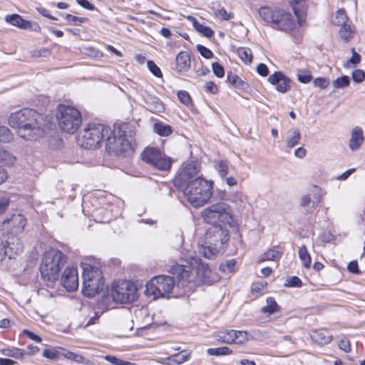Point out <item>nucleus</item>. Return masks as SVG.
Instances as JSON below:
<instances>
[{"instance_id":"680f3d73","label":"nucleus","mask_w":365,"mask_h":365,"mask_svg":"<svg viewBox=\"0 0 365 365\" xmlns=\"http://www.w3.org/2000/svg\"><path fill=\"white\" fill-rule=\"evenodd\" d=\"M314 84L320 88H326L329 85V81L324 78H317L314 81Z\"/></svg>"},{"instance_id":"20e7f679","label":"nucleus","mask_w":365,"mask_h":365,"mask_svg":"<svg viewBox=\"0 0 365 365\" xmlns=\"http://www.w3.org/2000/svg\"><path fill=\"white\" fill-rule=\"evenodd\" d=\"M229 240V232L221 225H212L207 230L203 238L198 242V252L204 257L213 259L225 250Z\"/></svg>"},{"instance_id":"6ab92c4d","label":"nucleus","mask_w":365,"mask_h":365,"mask_svg":"<svg viewBox=\"0 0 365 365\" xmlns=\"http://www.w3.org/2000/svg\"><path fill=\"white\" fill-rule=\"evenodd\" d=\"M268 81L281 93L287 92L290 88L289 79L281 72H275L269 77Z\"/></svg>"},{"instance_id":"c85d7f7f","label":"nucleus","mask_w":365,"mask_h":365,"mask_svg":"<svg viewBox=\"0 0 365 365\" xmlns=\"http://www.w3.org/2000/svg\"><path fill=\"white\" fill-rule=\"evenodd\" d=\"M187 19L192 21L194 28L203 36L210 37L213 35V31L210 27L204 26L190 16H189Z\"/></svg>"},{"instance_id":"6e6552de","label":"nucleus","mask_w":365,"mask_h":365,"mask_svg":"<svg viewBox=\"0 0 365 365\" xmlns=\"http://www.w3.org/2000/svg\"><path fill=\"white\" fill-rule=\"evenodd\" d=\"M103 284L102 271L98 267L84 264L83 265V294L93 297L103 289Z\"/></svg>"},{"instance_id":"4c0bfd02","label":"nucleus","mask_w":365,"mask_h":365,"mask_svg":"<svg viewBox=\"0 0 365 365\" xmlns=\"http://www.w3.org/2000/svg\"><path fill=\"white\" fill-rule=\"evenodd\" d=\"M282 254L276 250H269L266 252L264 253L260 261H266V260H272L277 261L280 259Z\"/></svg>"},{"instance_id":"603ef678","label":"nucleus","mask_w":365,"mask_h":365,"mask_svg":"<svg viewBox=\"0 0 365 365\" xmlns=\"http://www.w3.org/2000/svg\"><path fill=\"white\" fill-rule=\"evenodd\" d=\"M365 78V73L360 69H356L352 72V79L356 83H361Z\"/></svg>"},{"instance_id":"e2e57ef3","label":"nucleus","mask_w":365,"mask_h":365,"mask_svg":"<svg viewBox=\"0 0 365 365\" xmlns=\"http://www.w3.org/2000/svg\"><path fill=\"white\" fill-rule=\"evenodd\" d=\"M9 199L6 196L0 197V215L4 212L9 207Z\"/></svg>"},{"instance_id":"aec40b11","label":"nucleus","mask_w":365,"mask_h":365,"mask_svg":"<svg viewBox=\"0 0 365 365\" xmlns=\"http://www.w3.org/2000/svg\"><path fill=\"white\" fill-rule=\"evenodd\" d=\"M5 245L9 253V259L14 258L15 255L21 253L24 249V245L20 239L14 235H10L7 237Z\"/></svg>"},{"instance_id":"bf43d9fd","label":"nucleus","mask_w":365,"mask_h":365,"mask_svg":"<svg viewBox=\"0 0 365 365\" xmlns=\"http://www.w3.org/2000/svg\"><path fill=\"white\" fill-rule=\"evenodd\" d=\"M286 285L288 287H300L302 286V281L299 277L293 276L287 281Z\"/></svg>"},{"instance_id":"a19ab883","label":"nucleus","mask_w":365,"mask_h":365,"mask_svg":"<svg viewBox=\"0 0 365 365\" xmlns=\"http://www.w3.org/2000/svg\"><path fill=\"white\" fill-rule=\"evenodd\" d=\"M12 133L11 130L6 126L0 124V141L7 143L11 140Z\"/></svg>"},{"instance_id":"a211bd4d","label":"nucleus","mask_w":365,"mask_h":365,"mask_svg":"<svg viewBox=\"0 0 365 365\" xmlns=\"http://www.w3.org/2000/svg\"><path fill=\"white\" fill-rule=\"evenodd\" d=\"M26 225V219L21 214H13L3 222V230L14 233L21 232Z\"/></svg>"},{"instance_id":"de8ad7c7","label":"nucleus","mask_w":365,"mask_h":365,"mask_svg":"<svg viewBox=\"0 0 365 365\" xmlns=\"http://www.w3.org/2000/svg\"><path fill=\"white\" fill-rule=\"evenodd\" d=\"M147 66H148L149 71L155 76L158 77V78L162 77L163 73L161 72V70L153 61H148Z\"/></svg>"},{"instance_id":"79ce46f5","label":"nucleus","mask_w":365,"mask_h":365,"mask_svg":"<svg viewBox=\"0 0 365 365\" xmlns=\"http://www.w3.org/2000/svg\"><path fill=\"white\" fill-rule=\"evenodd\" d=\"M135 317L138 322H140L142 319V327L147 326L148 323V320L147 322H144V318L148 319V312L145 309L141 308L136 309L135 311Z\"/></svg>"},{"instance_id":"7c9ffc66","label":"nucleus","mask_w":365,"mask_h":365,"mask_svg":"<svg viewBox=\"0 0 365 365\" xmlns=\"http://www.w3.org/2000/svg\"><path fill=\"white\" fill-rule=\"evenodd\" d=\"M190 358V354L186 351H182L180 353L175 354L168 358L169 363L173 364H181L187 361Z\"/></svg>"},{"instance_id":"423d86ee","label":"nucleus","mask_w":365,"mask_h":365,"mask_svg":"<svg viewBox=\"0 0 365 365\" xmlns=\"http://www.w3.org/2000/svg\"><path fill=\"white\" fill-rule=\"evenodd\" d=\"M259 14L264 21L272 24L276 29L289 32L295 27V21L292 14L283 9L263 6L259 9Z\"/></svg>"},{"instance_id":"13d9d810","label":"nucleus","mask_w":365,"mask_h":365,"mask_svg":"<svg viewBox=\"0 0 365 365\" xmlns=\"http://www.w3.org/2000/svg\"><path fill=\"white\" fill-rule=\"evenodd\" d=\"M59 355H61V352L56 349H45L43 352V356L49 359H56Z\"/></svg>"},{"instance_id":"4be33fe9","label":"nucleus","mask_w":365,"mask_h":365,"mask_svg":"<svg viewBox=\"0 0 365 365\" xmlns=\"http://www.w3.org/2000/svg\"><path fill=\"white\" fill-rule=\"evenodd\" d=\"M364 140L363 130L360 127H354L351 133L349 146L351 150H359Z\"/></svg>"},{"instance_id":"1a4fd4ad","label":"nucleus","mask_w":365,"mask_h":365,"mask_svg":"<svg viewBox=\"0 0 365 365\" xmlns=\"http://www.w3.org/2000/svg\"><path fill=\"white\" fill-rule=\"evenodd\" d=\"M109 128L103 124H88L77 137V143L81 147L91 149L98 148L101 141L105 140Z\"/></svg>"},{"instance_id":"0eeeda50","label":"nucleus","mask_w":365,"mask_h":365,"mask_svg":"<svg viewBox=\"0 0 365 365\" xmlns=\"http://www.w3.org/2000/svg\"><path fill=\"white\" fill-rule=\"evenodd\" d=\"M126 128L125 124L115 125L113 130L109 128V133H106L105 138L108 152L119 155L130 150V143L127 138Z\"/></svg>"},{"instance_id":"4468645a","label":"nucleus","mask_w":365,"mask_h":365,"mask_svg":"<svg viewBox=\"0 0 365 365\" xmlns=\"http://www.w3.org/2000/svg\"><path fill=\"white\" fill-rule=\"evenodd\" d=\"M141 157L143 161L158 170L168 171L171 168V158L155 148L145 149Z\"/></svg>"},{"instance_id":"c756f323","label":"nucleus","mask_w":365,"mask_h":365,"mask_svg":"<svg viewBox=\"0 0 365 365\" xmlns=\"http://www.w3.org/2000/svg\"><path fill=\"white\" fill-rule=\"evenodd\" d=\"M0 352L4 356L13 357L18 359H22L25 356L24 350L16 347L3 349H1Z\"/></svg>"},{"instance_id":"49530a36","label":"nucleus","mask_w":365,"mask_h":365,"mask_svg":"<svg viewBox=\"0 0 365 365\" xmlns=\"http://www.w3.org/2000/svg\"><path fill=\"white\" fill-rule=\"evenodd\" d=\"M0 161L5 165H11L15 161V157L6 151L0 150Z\"/></svg>"},{"instance_id":"ea45409f","label":"nucleus","mask_w":365,"mask_h":365,"mask_svg":"<svg viewBox=\"0 0 365 365\" xmlns=\"http://www.w3.org/2000/svg\"><path fill=\"white\" fill-rule=\"evenodd\" d=\"M350 83V79L347 76H343L340 78H337L332 81V86L335 88H344L348 87Z\"/></svg>"},{"instance_id":"dca6fc26","label":"nucleus","mask_w":365,"mask_h":365,"mask_svg":"<svg viewBox=\"0 0 365 365\" xmlns=\"http://www.w3.org/2000/svg\"><path fill=\"white\" fill-rule=\"evenodd\" d=\"M61 283L68 292L75 291L78 287L77 267L74 264L68 266L63 271Z\"/></svg>"},{"instance_id":"09e8293b","label":"nucleus","mask_w":365,"mask_h":365,"mask_svg":"<svg viewBox=\"0 0 365 365\" xmlns=\"http://www.w3.org/2000/svg\"><path fill=\"white\" fill-rule=\"evenodd\" d=\"M341 27L339 29V34L344 40H349L351 38V30L349 26L346 24L341 25Z\"/></svg>"},{"instance_id":"7ed1b4c3","label":"nucleus","mask_w":365,"mask_h":365,"mask_svg":"<svg viewBox=\"0 0 365 365\" xmlns=\"http://www.w3.org/2000/svg\"><path fill=\"white\" fill-rule=\"evenodd\" d=\"M190 259V266H197L196 279H194L191 274L190 267L176 264L171 267L170 272L176 277L178 280L177 285L182 287H188L189 289H191L194 284L210 282L212 281V271L209 266L195 257H192L191 256Z\"/></svg>"},{"instance_id":"412c9836","label":"nucleus","mask_w":365,"mask_h":365,"mask_svg":"<svg viewBox=\"0 0 365 365\" xmlns=\"http://www.w3.org/2000/svg\"><path fill=\"white\" fill-rule=\"evenodd\" d=\"M191 66L190 55L188 51H180L175 57V71L178 73L187 72Z\"/></svg>"},{"instance_id":"a18cd8bd","label":"nucleus","mask_w":365,"mask_h":365,"mask_svg":"<svg viewBox=\"0 0 365 365\" xmlns=\"http://www.w3.org/2000/svg\"><path fill=\"white\" fill-rule=\"evenodd\" d=\"M179 101L184 105L189 106L191 105L192 101L190 94L185 91H180L178 93Z\"/></svg>"},{"instance_id":"e433bc0d","label":"nucleus","mask_w":365,"mask_h":365,"mask_svg":"<svg viewBox=\"0 0 365 365\" xmlns=\"http://www.w3.org/2000/svg\"><path fill=\"white\" fill-rule=\"evenodd\" d=\"M299 257L305 267L308 268L310 267L311 257L305 245H302L299 247Z\"/></svg>"},{"instance_id":"58836bf2","label":"nucleus","mask_w":365,"mask_h":365,"mask_svg":"<svg viewBox=\"0 0 365 365\" xmlns=\"http://www.w3.org/2000/svg\"><path fill=\"white\" fill-rule=\"evenodd\" d=\"M207 354L210 356L229 355L232 351L227 346L208 349Z\"/></svg>"},{"instance_id":"f704fd0d","label":"nucleus","mask_w":365,"mask_h":365,"mask_svg":"<svg viewBox=\"0 0 365 365\" xmlns=\"http://www.w3.org/2000/svg\"><path fill=\"white\" fill-rule=\"evenodd\" d=\"M279 310V306L272 297L267 299V305L263 307L261 311L263 313L273 314Z\"/></svg>"},{"instance_id":"473e14b6","label":"nucleus","mask_w":365,"mask_h":365,"mask_svg":"<svg viewBox=\"0 0 365 365\" xmlns=\"http://www.w3.org/2000/svg\"><path fill=\"white\" fill-rule=\"evenodd\" d=\"M215 168L220 178H225L229 173V165L227 160H218L215 163Z\"/></svg>"},{"instance_id":"5701e85b","label":"nucleus","mask_w":365,"mask_h":365,"mask_svg":"<svg viewBox=\"0 0 365 365\" xmlns=\"http://www.w3.org/2000/svg\"><path fill=\"white\" fill-rule=\"evenodd\" d=\"M143 98L145 103L147 104L148 108L150 111L160 113L164 110V106L158 97L145 92Z\"/></svg>"},{"instance_id":"774afa93","label":"nucleus","mask_w":365,"mask_h":365,"mask_svg":"<svg viewBox=\"0 0 365 365\" xmlns=\"http://www.w3.org/2000/svg\"><path fill=\"white\" fill-rule=\"evenodd\" d=\"M76 1L84 9L90 11L95 10V6L87 0H76Z\"/></svg>"},{"instance_id":"3c124183","label":"nucleus","mask_w":365,"mask_h":365,"mask_svg":"<svg viewBox=\"0 0 365 365\" xmlns=\"http://www.w3.org/2000/svg\"><path fill=\"white\" fill-rule=\"evenodd\" d=\"M213 73L218 78H222L225 75L224 68L218 63L215 62L212 64Z\"/></svg>"},{"instance_id":"cd10ccee","label":"nucleus","mask_w":365,"mask_h":365,"mask_svg":"<svg viewBox=\"0 0 365 365\" xmlns=\"http://www.w3.org/2000/svg\"><path fill=\"white\" fill-rule=\"evenodd\" d=\"M227 200L240 207L245 206L247 197L241 192H232L228 195Z\"/></svg>"},{"instance_id":"a878e982","label":"nucleus","mask_w":365,"mask_h":365,"mask_svg":"<svg viewBox=\"0 0 365 365\" xmlns=\"http://www.w3.org/2000/svg\"><path fill=\"white\" fill-rule=\"evenodd\" d=\"M300 133L297 129H292L287 132L285 140L286 145L289 148H292L297 145L300 140Z\"/></svg>"},{"instance_id":"393cba45","label":"nucleus","mask_w":365,"mask_h":365,"mask_svg":"<svg viewBox=\"0 0 365 365\" xmlns=\"http://www.w3.org/2000/svg\"><path fill=\"white\" fill-rule=\"evenodd\" d=\"M5 20L6 22L21 29H29L31 26V22L23 19L18 14L7 15Z\"/></svg>"},{"instance_id":"37998d69","label":"nucleus","mask_w":365,"mask_h":365,"mask_svg":"<svg viewBox=\"0 0 365 365\" xmlns=\"http://www.w3.org/2000/svg\"><path fill=\"white\" fill-rule=\"evenodd\" d=\"M347 16L344 9H339L336 11L334 23L338 26L346 24Z\"/></svg>"},{"instance_id":"864d4df0","label":"nucleus","mask_w":365,"mask_h":365,"mask_svg":"<svg viewBox=\"0 0 365 365\" xmlns=\"http://www.w3.org/2000/svg\"><path fill=\"white\" fill-rule=\"evenodd\" d=\"M215 16L222 20H229L233 17V14L228 13L225 9H220L215 11Z\"/></svg>"},{"instance_id":"bb28decb","label":"nucleus","mask_w":365,"mask_h":365,"mask_svg":"<svg viewBox=\"0 0 365 365\" xmlns=\"http://www.w3.org/2000/svg\"><path fill=\"white\" fill-rule=\"evenodd\" d=\"M312 338L317 343L321 345L327 344L332 339V336L329 333L324 329L315 331L312 335Z\"/></svg>"},{"instance_id":"72a5a7b5","label":"nucleus","mask_w":365,"mask_h":365,"mask_svg":"<svg viewBox=\"0 0 365 365\" xmlns=\"http://www.w3.org/2000/svg\"><path fill=\"white\" fill-rule=\"evenodd\" d=\"M154 131L161 136H168L172 133V128L168 125L156 123L153 126Z\"/></svg>"},{"instance_id":"f3484780","label":"nucleus","mask_w":365,"mask_h":365,"mask_svg":"<svg viewBox=\"0 0 365 365\" xmlns=\"http://www.w3.org/2000/svg\"><path fill=\"white\" fill-rule=\"evenodd\" d=\"M217 339L223 343L236 344H242L248 340L246 331L228 329L220 331Z\"/></svg>"},{"instance_id":"f8f14e48","label":"nucleus","mask_w":365,"mask_h":365,"mask_svg":"<svg viewBox=\"0 0 365 365\" xmlns=\"http://www.w3.org/2000/svg\"><path fill=\"white\" fill-rule=\"evenodd\" d=\"M109 296L115 303H129L137 298V288L131 282H115L110 287Z\"/></svg>"},{"instance_id":"2f4dec72","label":"nucleus","mask_w":365,"mask_h":365,"mask_svg":"<svg viewBox=\"0 0 365 365\" xmlns=\"http://www.w3.org/2000/svg\"><path fill=\"white\" fill-rule=\"evenodd\" d=\"M61 355L68 359L72 360L79 364H88V362L86 361V359L82 355L71 352L68 350L63 349L62 352H61Z\"/></svg>"},{"instance_id":"b1692460","label":"nucleus","mask_w":365,"mask_h":365,"mask_svg":"<svg viewBox=\"0 0 365 365\" xmlns=\"http://www.w3.org/2000/svg\"><path fill=\"white\" fill-rule=\"evenodd\" d=\"M290 4L293 9L295 16L298 19L299 25H301L304 21L306 13L305 1L304 0H292L290 1Z\"/></svg>"},{"instance_id":"9d476101","label":"nucleus","mask_w":365,"mask_h":365,"mask_svg":"<svg viewBox=\"0 0 365 365\" xmlns=\"http://www.w3.org/2000/svg\"><path fill=\"white\" fill-rule=\"evenodd\" d=\"M202 220L209 224L219 225H230L232 221V210L229 205L223 202L212 204L201 212Z\"/></svg>"},{"instance_id":"4d7b16f0","label":"nucleus","mask_w":365,"mask_h":365,"mask_svg":"<svg viewBox=\"0 0 365 365\" xmlns=\"http://www.w3.org/2000/svg\"><path fill=\"white\" fill-rule=\"evenodd\" d=\"M298 80L304 83H307L312 80V76L306 72H302L301 70H298L297 73Z\"/></svg>"},{"instance_id":"f03ea898","label":"nucleus","mask_w":365,"mask_h":365,"mask_svg":"<svg viewBox=\"0 0 365 365\" xmlns=\"http://www.w3.org/2000/svg\"><path fill=\"white\" fill-rule=\"evenodd\" d=\"M9 123L17 128L19 137L25 140L35 141L45 134L43 116L31 109H22L10 115Z\"/></svg>"},{"instance_id":"9b49d317","label":"nucleus","mask_w":365,"mask_h":365,"mask_svg":"<svg viewBox=\"0 0 365 365\" xmlns=\"http://www.w3.org/2000/svg\"><path fill=\"white\" fill-rule=\"evenodd\" d=\"M56 119L59 128L68 133H75L82 121L81 115L77 109L63 105L58 108Z\"/></svg>"},{"instance_id":"8fccbe9b","label":"nucleus","mask_w":365,"mask_h":365,"mask_svg":"<svg viewBox=\"0 0 365 365\" xmlns=\"http://www.w3.org/2000/svg\"><path fill=\"white\" fill-rule=\"evenodd\" d=\"M66 19H67L68 22L71 24H74L76 26L80 25L82 23H84L86 21V18H80L75 16H73L71 14H67L66 16Z\"/></svg>"},{"instance_id":"c03bdc74","label":"nucleus","mask_w":365,"mask_h":365,"mask_svg":"<svg viewBox=\"0 0 365 365\" xmlns=\"http://www.w3.org/2000/svg\"><path fill=\"white\" fill-rule=\"evenodd\" d=\"M104 359L113 365H135L133 363L127 361H123L114 356L106 355L104 356Z\"/></svg>"},{"instance_id":"ddd939ff","label":"nucleus","mask_w":365,"mask_h":365,"mask_svg":"<svg viewBox=\"0 0 365 365\" xmlns=\"http://www.w3.org/2000/svg\"><path fill=\"white\" fill-rule=\"evenodd\" d=\"M175 285L173 277L160 275L153 277L146 284L145 290L148 296H153L154 299L168 296Z\"/></svg>"},{"instance_id":"338daca9","label":"nucleus","mask_w":365,"mask_h":365,"mask_svg":"<svg viewBox=\"0 0 365 365\" xmlns=\"http://www.w3.org/2000/svg\"><path fill=\"white\" fill-rule=\"evenodd\" d=\"M205 90L207 92L215 94L218 91V87L215 83L210 81L205 84Z\"/></svg>"},{"instance_id":"0e129e2a","label":"nucleus","mask_w":365,"mask_h":365,"mask_svg":"<svg viewBox=\"0 0 365 365\" xmlns=\"http://www.w3.org/2000/svg\"><path fill=\"white\" fill-rule=\"evenodd\" d=\"M257 73L262 76H267L269 73L267 66L264 63H259L257 67Z\"/></svg>"},{"instance_id":"f257e3e1","label":"nucleus","mask_w":365,"mask_h":365,"mask_svg":"<svg viewBox=\"0 0 365 365\" xmlns=\"http://www.w3.org/2000/svg\"><path fill=\"white\" fill-rule=\"evenodd\" d=\"M196 163L187 164L174 180V185L183 192L186 200L194 207L206 204L212 195L213 181L199 175Z\"/></svg>"},{"instance_id":"c9c22d12","label":"nucleus","mask_w":365,"mask_h":365,"mask_svg":"<svg viewBox=\"0 0 365 365\" xmlns=\"http://www.w3.org/2000/svg\"><path fill=\"white\" fill-rule=\"evenodd\" d=\"M237 54L241 60L245 63H250L252 61V53L248 48H239L237 49Z\"/></svg>"},{"instance_id":"39448f33","label":"nucleus","mask_w":365,"mask_h":365,"mask_svg":"<svg viewBox=\"0 0 365 365\" xmlns=\"http://www.w3.org/2000/svg\"><path fill=\"white\" fill-rule=\"evenodd\" d=\"M66 262V257L56 249L45 252L40 264L42 278L48 282H55L59 277V272Z\"/></svg>"},{"instance_id":"5fc2aeb1","label":"nucleus","mask_w":365,"mask_h":365,"mask_svg":"<svg viewBox=\"0 0 365 365\" xmlns=\"http://www.w3.org/2000/svg\"><path fill=\"white\" fill-rule=\"evenodd\" d=\"M235 263L236 261L235 259H230L226 262V263L222 264L220 267L223 272H232L235 269Z\"/></svg>"},{"instance_id":"69168bd1","label":"nucleus","mask_w":365,"mask_h":365,"mask_svg":"<svg viewBox=\"0 0 365 365\" xmlns=\"http://www.w3.org/2000/svg\"><path fill=\"white\" fill-rule=\"evenodd\" d=\"M228 81L233 86H237L238 81H240L239 77L232 72H228L227 75Z\"/></svg>"},{"instance_id":"2eb2a0df","label":"nucleus","mask_w":365,"mask_h":365,"mask_svg":"<svg viewBox=\"0 0 365 365\" xmlns=\"http://www.w3.org/2000/svg\"><path fill=\"white\" fill-rule=\"evenodd\" d=\"M322 190L317 186H312L309 192L303 195L299 200V205L307 212H312L317 207L322 197Z\"/></svg>"},{"instance_id":"6e6d98bb","label":"nucleus","mask_w":365,"mask_h":365,"mask_svg":"<svg viewBox=\"0 0 365 365\" xmlns=\"http://www.w3.org/2000/svg\"><path fill=\"white\" fill-rule=\"evenodd\" d=\"M197 48L199 53L207 59H210L213 56L212 52L204 46L198 45Z\"/></svg>"},{"instance_id":"052dcab7","label":"nucleus","mask_w":365,"mask_h":365,"mask_svg":"<svg viewBox=\"0 0 365 365\" xmlns=\"http://www.w3.org/2000/svg\"><path fill=\"white\" fill-rule=\"evenodd\" d=\"M339 347L340 349L346 353L351 351L350 341L346 339H343L339 342Z\"/></svg>"}]
</instances>
